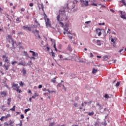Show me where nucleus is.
<instances>
[{"label":"nucleus","mask_w":126,"mask_h":126,"mask_svg":"<svg viewBox=\"0 0 126 126\" xmlns=\"http://www.w3.org/2000/svg\"><path fill=\"white\" fill-rule=\"evenodd\" d=\"M61 15H62L63 17H64V19H67V16L65 14V10H61L59 11V15L57 16V21H61L60 19L61 18Z\"/></svg>","instance_id":"1"},{"label":"nucleus","mask_w":126,"mask_h":126,"mask_svg":"<svg viewBox=\"0 0 126 126\" xmlns=\"http://www.w3.org/2000/svg\"><path fill=\"white\" fill-rule=\"evenodd\" d=\"M44 15H45V16H44V19L45 21V23H46V27H51V22H50V19L47 18V15H46V14H45V12H44Z\"/></svg>","instance_id":"2"},{"label":"nucleus","mask_w":126,"mask_h":126,"mask_svg":"<svg viewBox=\"0 0 126 126\" xmlns=\"http://www.w3.org/2000/svg\"><path fill=\"white\" fill-rule=\"evenodd\" d=\"M59 23H60V24H61V25H62V27L63 28L64 30H65V31H66V32H67V31H68V28H65L64 27V25L63 24V23L61 22V21H60Z\"/></svg>","instance_id":"3"},{"label":"nucleus","mask_w":126,"mask_h":126,"mask_svg":"<svg viewBox=\"0 0 126 126\" xmlns=\"http://www.w3.org/2000/svg\"><path fill=\"white\" fill-rule=\"evenodd\" d=\"M81 2L85 6H87L88 5L89 2L88 0H81Z\"/></svg>","instance_id":"4"},{"label":"nucleus","mask_w":126,"mask_h":126,"mask_svg":"<svg viewBox=\"0 0 126 126\" xmlns=\"http://www.w3.org/2000/svg\"><path fill=\"white\" fill-rule=\"evenodd\" d=\"M30 53H32V56L33 57H38V53H37L32 50H30Z\"/></svg>","instance_id":"5"},{"label":"nucleus","mask_w":126,"mask_h":126,"mask_svg":"<svg viewBox=\"0 0 126 126\" xmlns=\"http://www.w3.org/2000/svg\"><path fill=\"white\" fill-rule=\"evenodd\" d=\"M22 28L24 30H28L29 31H31V28L30 27L24 26H23Z\"/></svg>","instance_id":"6"},{"label":"nucleus","mask_w":126,"mask_h":126,"mask_svg":"<svg viewBox=\"0 0 126 126\" xmlns=\"http://www.w3.org/2000/svg\"><path fill=\"white\" fill-rule=\"evenodd\" d=\"M8 38L9 39H11V40H12V47H14V44H16V42L13 41V40H12V37H11V36H10V35H8Z\"/></svg>","instance_id":"7"},{"label":"nucleus","mask_w":126,"mask_h":126,"mask_svg":"<svg viewBox=\"0 0 126 126\" xmlns=\"http://www.w3.org/2000/svg\"><path fill=\"white\" fill-rule=\"evenodd\" d=\"M121 17L123 18V19H126V14H123V12L121 11Z\"/></svg>","instance_id":"8"},{"label":"nucleus","mask_w":126,"mask_h":126,"mask_svg":"<svg viewBox=\"0 0 126 126\" xmlns=\"http://www.w3.org/2000/svg\"><path fill=\"white\" fill-rule=\"evenodd\" d=\"M103 112L106 113V114H107V115H109V114H110V111L107 108H104L103 110Z\"/></svg>","instance_id":"9"},{"label":"nucleus","mask_w":126,"mask_h":126,"mask_svg":"<svg viewBox=\"0 0 126 126\" xmlns=\"http://www.w3.org/2000/svg\"><path fill=\"white\" fill-rule=\"evenodd\" d=\"M112 95L111 94L108 95V94H106L104 95V98L105 99H109V98H111Z\"/></svg>","instance_id":"10"},{"label":"nucleus","mask_w":126,"mask_h":126,"mask_svg":"<svg viewBox=\"0 0 126 126\" xmlns=\"http://www.w3.org/2000/svg\"><path fill=\"white\" fill-rule=\"evenodd\" d=\"M23 54V56H25L27 58H29V55L28 54V53H27V52L24 51Z\"/></svg>","instance_id":"11"},{"label":"nucleus","mask_w":126,"mask_h":126,"mask_svg":"<svg viewBox=\"0 0 126 126\" xmlns=\"http://www.w3.org/2000/svg\"><path fill=\"white\" fill-rule=\"evenodd\" d=\"M97 106H98L100 112H102V110L103 109V105H100V104L97 103Z\"/></svg>","instance_id":"12"},{"label":"nucleus","mask_w":126,"mask_h":126,"mask_svg":"<svg viewBox=\"0 0 126 126\" xmlns=\"http://www.w3.org/2000/svg\"><path fill=\"white\" fill-rule=\"evenodd\" d=\"M12 87H16V89H19V86H18V84H13Z\"/></svg>","instance_id":"13"},{"label":"nucleus","mask_w":126,"mask_h":126,"mask_svg":"<svg viewBox=\"0 0 126 126\" xmlns=\"http://www.w3.org/2000/svg\"><path fill=\"white\" fill-rule=\"evenodd\" d=\"M1 95L2 97H5L6 96V93L5 92H2L1 93Z\"/></svg>","instance_id":"14"},{"label":"nucleus","mask_w":126,"mask_h":126,"mask_svg":"<svg viewBox=\"0 0 126 126\" xmlns=\"http://www.w3.org/2000/svg\"><path fill=\"white\" fill-rule=\"evenodd\" d=\"M67 50H68V51H69V52H71L72 51V48H71L70 45H68Z\"/></svg>","instance_id":"15"},{"label":"nucleus","mask_w":126,"mask_h":126,"mask_svg":"<svg viewBox=\"0 0 126 126\" xmlns=\"http://www.w3.org/2000/svg\"><path fill=\"white\" fill-rule=\"evenodd\" d=\"M18 65H23V66H25L27 65H26L25 63H23V62H20L18 63Z\"/></svg>","instance_id":"16"},{"label":"nucleus","mask_w":126,"mask_h":126,"mask_svg":"<svg viewBox=\"0 0 126 126\" xmlns=\"http://www.w3.org/2000/svg\"><path fill=\"white\" fill-rule=\"evenodd\" d=\"M96 44L98 46H101V40H97V41H96Z\"/></svg>","instance_id":"17"},{"label":"nucleus","mask_w":126,"mask_h":126,"mask_svg":"<svg viewBox=\"0 0 126 126\" xmlns=\"http://www.w3.org/2000/svg\"><path fill=\"white\" fill-rule=\"evenodd\" d=\"M9 64L5 65V64H4V66L5 67L6 70H8V68L9 67Z\"/></svg>","instance_id":"18"},{"label":"nucleus","mask_w":126,"mask_h":126,"mask_svg":"<svg viewBox=\"0 0 126 126\" xmlns=\"http://www.w3.org/2000/svg\"><path fill=\"white\" fill-rule=\"evenodd\" d=\"M23 75H25L26 74V70H25V68H23V69L22 70Z\"/></svg>","instance_id":"19"},{"label":"nucleus","mask_w":126,"mask_h":126,"mask_svg":"<svg viewBox=\"0 0 126 126\" xmlns=\"http://www.w3.org/2000/svg\"><path fill=\"white\" fill-rule=\"evenodd\" d=\"M29 111H31V109L30 108H28L27 109H25V114H27V112H29Z\"/></svg>","instance_id":"20"},{"label":"nucleus","mask_w":126,"mask_h":126,"mask_svg":"<svg viewBox=\"0 0 126 126\" xmlns=\"http://www.w3.org/2000/svg\"><path fill=\"white\" fill-rule=\"evenodd\" d=\"M56 79H57V78L54 77L53 79L51 80V82H53V83H56Z\"/></svg>","instance_id":"21"},{"label":"nucleus","mask_w":126,"mask_h":126,"mask_svg":"<svg viewBox=\"0 0 126 126\" xmlns=\"http://www.w3.org/2000/svg\"><path fill=\"white\" fill-rule=\"evenodd\" d=\"M49 126H56V123L55 122H53V123H51L50 124H49Z\"/></svg>","instance_id":"22"},{"label":"nucleus","mask_w":126,"mask_h":126,"mask_svg":"<svg viewBox=\"0 0 126 126\" xmlns=\"http://www.w3.org/2000/svg\"><path fill=\"white\" fill-rule=\"evenodd\" d=\"M47 91L49 92V93L51 94V93H56V91H50V90L47 89Z\"/></svg>","instance_id":"23"},{"label":"nucleus","mask_w":126,"mask_h":126,"mask_svg":"<svg viewBox=\"0 0 126 126\" xmlns=\"http://www.w3.org/2000/svg\"><path fill=\"white\" fill-rule=\"evenodd\" d=\"M10 111H13V112H15V106H13V107L12 108H11Z\"/></svg>","instance_id":"24"},{"label":"nucleus","mask_w":126,"mask_h":126,"mask_svg":"<svg viewBox=\"0 0 126 126\" xmlns=\"http://www.w3.org/2000/svg\"><path fill=\"white\" fill-rule=\"evenodd\" d=\"M15 63H17V61H12V62H11V64H12V65H15Z\"/></svg>","instance_id":"25"},{"label":"nucleus","mask_w":126,"mask_h":126,"mask_svg":"<svg viewBox=\"0 0 126 126\" xmlns=\"http://www.w3.org/2000/svg\"><path fill=\"white\" fill-rule=\"evenodd\" d=\"M121 2L126 7V3L125 0H121Z\"/></svg>","instance_id":"26"},{"label":"nucleus","mask_w":126,"mask_h":126,"mask_svg":"<svg viewBox=\"0 0 126 126\" xmlns=\"http://www.w3.org/2000/svg\"><path fill=\"white\" fill-rule=\"evenodd\" d=\"M97 71H98V70L94 68L92 71V73H96Z\"/></svg>","instance_id":"27"},{"label":"nucleus","mask_w":126,"mask_h":126,"mask_svg":"<svg viewBox=\"0 0 126 126\" xmlns=\"http://www.w3.org/2000/svg\"><path fill=\"white\" fill-rule=\"evenodd\" d=\"M4 62L5 63H8V64H9V62H8V57H6V59L5 60Z\"/></svg>","instance_id":"28"},{"label":"nucleus","mask_w":126,"mask_h":126,"mask_svg":"<svg viewBox=\"0 0 126 126\" xmlns=\"http://www.w3.org/2000/svg\"><path fill=\"white\" fill-rule=\"evenodd\" d=\"M15 90L18 92V93H21V92H22V91H21V90H19V89H15Z\"/></svg>","instance_id":"29"},{"label":"nucleus","mask_w":126,"mask_h":126,"mask_svg":"<svg viewBox=\"0 0 126 126\" xmlns=\"http://www.w3.org/2000/svg\"><path fill=\"white\" fill-rule=\"evenodd\" d=\"M94 114V112H89L88 113V115L89 116H93V115Z\"/></svg>","instance_id":"30"},{"label":"nucleus","mask_w":126,"mask_h":126,"mask_svg":"<svg viewBox=\"0 0 126 126\" xmlns=\"http://www.w3.org/2000/svg\"><path fill=\"white\" fill-rule=\"evenodd\" d=\"M10 117V114H8L7 115L4 116V118L7 119V118H9Z\"/></svg>","instance_id":"31"},{"label":"nucleus","mask_w":126,"mask_h":126,"mask_svg":"<svg viewBox=\"0 0 126 126\" xmlns=\"http://www.w3.org/2000/svg\"><path fill=\"white\" fill-rule=\"evenodd\" d=\"M4 105H3L1 107V109L2 110V111H3V112H4V111L6 110V109L4 108Z\"/></svg>","instance_id":"32"},{"label":"nucleus","mask_w":126,"mask_h":126,"mask_svg":"<svg viewBox=\"0 0 126 126\" xmlns=\"http://www.w3.org/2000/svg\"><path fill=\"white\" fill-rule=\"evenodd\" d=\"M35 23H36L37 26H40V24H39V23L38 22V21H37V20H35Z\"/></svg>","instance_id":"33"},{"label":"nucleus","mask_w":126,"mask_h":126,"mask_svg":"<svg viewBox=\"0 0 126 126\" xmlns=\"http://www.w3.org/2000/svg\"><path fill=\"white\" fill-rule=\"evenodd\" d=\"M57 87H62V83H59L57 86Z\"/></svg>","instance_id":"34"},{"label":"nucleus","mask_w":126,"mask_h":126,"mask_svg":"<svg viewBox=\"0 0 126 126\" xmlns=\"http://www.w3.org/2000/svg\"><path fill=\"white\" fill-rule=\"evenodd\" d=\"M92 102L90 101V102H84L85 104H86V105H90V104H91Z\"/></svg>","instance_id":"35"},{"label":"nucleus","mask_w":126,"mask_h":126,"mask_svg":"<svg viewBox=\"0 0 126 126\" xmlns=\"http://www.w3.org/2000/svg\"><path fill=\"white\" fill-rule=\"evenodd\" d=\"M94 126H99V122H95L94 124Z\"/></svg>","instance_id":"36"},{"label":"nucleus","mask_w":126,"mask_h":126,"mask_svg":"<svg viewBox=\"0 0 126 126\" xmlns=\"http://www.w3.org/2000/svg\"><path fill=\"white\" fill-rule=\"evenodd\" d=\"M51 55H52V57H56V55H55V53H54L53 50H52Z\"/></svg>","instance_id":"37"},{"label":"nucleus","mask_w":126,"mask_h":126,"mask_svg":"<svg viewBox=\"0 0 126 126\" xmlns=\"http://www.w3.org/2000/svg\"><path fill=\"white\" fill-rule=\"evenodd\" d=\"M16 21H17L18 22H19V23H20V22H21V20H20L19 19V18H17L16 20Z\"/></svg>","instance_id":"38"},{"label":"nucleus","mask_w":126,"mask_h":126,"mask_svg":"<svg viewBox=\"0 0 126 126\" xmlns=\"http://www.w3.org/2000/svg\"><path fill=\"white\" fill-rule=\"evenodd\" d=\"M29 59H30L31 60H36V58H35V57L33 56V57H30V56H29Z\"/></svg>","instance_id":"39"},{"label":"nucleus","mask_w":126,"mask_h":126,"mask_svg":"<svg viewBox=\"0 0 126 126\" xmlns=\"http://www.w3.org/2000/svg\"><path fill=\"white\" fill-rule=\"evenodd\" d=\"M18 126H22V121H20V124Z\"/></svg>","instance_id":"40"},{"label":"nucleus","mask_w":126,"mask_h":126,"mask_svg":"<svg viewBox=\"0 0 126 126\" xmlns=\"http://www.w3.org/2000/svg\"><path fill=\"white\" fill-rule=\"evenodd\" d=\"M111 41L112 43H113L114 44H115V38H111Z\"/></svg>","instance_id":"41"},{"label":"nucleus","mask_w":126,"mask_h":126,"mask_svg":"<svg viewBox=\"0 0 126 126\" xmlns=\"http://www.w3.org/2000/svg\"><path fill=\"white\" fill-rule=\"evenodd\" d=\"M101 124L103 125V126H107V123H106V122H102V123H101Z\"/></svg>","instance_id":"42"},{"label":"nucleus","mask_w":126,"mask_h":126,"mask_svg":"<svg viewBox=\"0 0 126 126\" xmlns=\"http://www.w3.org/2000/svg\"><path fill=\"white\" fill-rule=\"evenodd\" d=\"M4 118V116H2L0 118V121H1V122H2V121H3V119Z\"/></svg>","instance_id":"43"},{"label":"nucleus","mask_w":126,"mask_h":126,"mask_svg":"<svg viewBox=\"0 0 126 126\" xmlns=\"http://www.w3.org/2000/svg\"><path fill=\"white\" fill-rule=\"evenodd\" d=\"M90 57H91V58H93V57H94V56H93V54L92 53H90Z\"/></svg>","instance_id":"44"},{"label":"nucleus","mask_w":126,"mask_h":126,"mask_svg":"<svg viewBox=\"0 0 126 126\" xmlns=\"http://www.w3.org/2000/svg\"><path fill=\"white\" fill-rule=\"evenodd\" d=\"M91 23V21H87L85 22V24L87 25H88V24L89 23Z\"/></svg>","instance_id":"45"},{"label":"nucleus","mask_w":126,"mask_h":126,"mask_svg":"<svg viewBox=\"0 0 126 126\" xmlns=\"http://www.w3.org/2000/svg\"><path fill=\"white\" fill-rule=\"evenodd\" d=\"M63 87V89L64 90V91L66 92V89H65V87H64V85H62Z\"/></svg>","instance_id":"46"},{"label":"nucleus","mask_w":126,"mask_h":126,"mask_svg":"<svg viewBox=\"0 0 126 126\" xmlns=\"http://www.w3.org/2000/svg\"><path fill=\"white\" fill-rule=\"evenodd\" d=\"M100 31H101V29H96V33H99V32H100Z\"/></svg>","instance_id":"47"},{"label":"nucleus","mask_w":126,"mask_h":126,"mask_svg":"<svg viewBox=\"0 0 126 126\" xmlns=\"http://www.w3.org/2000/svg\"><path fill=\"white\" fill-rule=\"evenodd\" d=\"M101 34H102V32H101V31H100L98 32V36H101Z\"/></svg>","instance_id":"48"},{"label":"nucleus","mask_w":126,"mask_h":126,"mask_svg":"<svg viewBox=\"0 0 126 126\" xmlns=\"http://www.w3.org/2000/svg\"><path fill=\"white\" fill-rule=\"evenodd\" d=\"M116 87L120 86V82H117L116 84Z\"/></svg>","instance_id":"49"},{"label":"nucleus","mask_w":126,"mask_h":126,"mask_svg":"<svg viewBox=\"0 0 126 126\" xmlns=\"http://www.w3.org/2000/svg\"><path fill=\"white\" fill-rule=\"evenodd\" d=\"M19 84H20V86H21V87L23 86L24 85V84L22 82H21Z\"/></svg>","instance_id":"50"},{"label":"nucleus","mask_w":126,"mask_h":126,"mask_svg":"<svg viewBox=\"0 0 126 126\" xmlns=\"http://www.w3.org/2000/svg\"><path fill=\"white\" fill-rule=\"evenodd\" d=\"M91 5H94V6H97V4L94 3H92Z\"/></svg>","instance_id":"51"},{"label":"nucleus","mask_w":126,"mask_h":126,"mask_svg":"<svg viewBox=\"0 0 126 126\" xmlns=\"http://www.w3.org/2000/svg\"><path fill=\"white\" fill-rule=\"evenodd\" d=\"M21 119H24V115L23 114L21 115Z\"/></svg>","instance_id":"52"},{"label":"nucleus","mask_w":126,"mask_h":126,"mask_svg":"<svg viewBox=\"0 0 126 126\" xmlns=\"http://www.w3.org/2000/svg\"><path fill=\"white\" fill-rule=\"evenodd\" d=\"M29 5H30V6L32 7L34 5V3H30Z\"/></svg>","instance_id":"53"},{"label":"nucleus","mask_w":126,"mask_h":126,"mask_svg":"<svg viewBox=\"0 0 126 126\" xmlns=\"http://www.w3.org/2000/svg\"><path fill=\"white\" fill-rule=\"evenodd\" d=\"M25 11V9L24 8H22L21 9V11L23 12Z\"/></svg>","instance_id":"54"},{"label":"nucleus","mask_w":126,"mask_h":126,"mask_svg":"<svg viewBox=\"0 0 126 126\" xmlns=\"http://www.w3.org/2000/svg\"><path fill=\"white\" fill-rule=\"evenodd\" d=\"M123 51H124V49H121V50H120L119 51V52L120 54H121L122 52H123Z\"/></svg>","instance_id":"55"},{"label":"nucleus","mask_w":126,"mask_h":126,"mask_svg":"<svg viewBox=\"0 0 126 126\" xmlns=\"http://www.w3.org/2000/svg\"><path fill=\"white\" fill-rule=\"evenodd\" d=\"M18 34H19V35H22L23 34V32H19Z\"/></svg>","instance_id":"56"},{"label":"nucleus","mask_w":126,"mask_h":126,"mask_svg":"<svg viewBox=\"0 0 126 126\" xmlns=\"http://www.w3.org/2000/svg\"><path fill=\"white\" fill-rule=\"evenodd\" d=\"M98 25H105V23H99Z\"/></svg>","instance_id":"57"},{"label":"nucleus","mask_w":126,"mask_h":126,"mask_svg":"<svg viewBox=\"0 0 126 126\" xmlns=\"http://www.w3.org/2000/svg\"><path fill=\"white\" fill-rule=\"evenodd\" d=\"M35 32L37 33V35H39V31L38 30H35Z\"/></svg>","instance_id":"58"},{"label":"nucleus","mask_w":126,"mask_h":126,"mask_svg":"<svg viewBox=\"0 0 126 126\" xmlns=\"http://www.w3.org/2000/svg\"><path fill=\"white\" fill-rule=\"evenodd\" d=\"M43 91L46 92V91H48V90L46 89V88H44L42 89Z\"/></svg>","instance_id":"59"},{"label":"nucleus","mask_w":126,"mask_h":126,"mask_svg":"<svg viewBox=\"0 0 126 126\" xmlns=\"http://www.w3.org/2000/svg\"><path fill=\"white\" fill-rule=\"evenodd\" d=\"M42 85H39L38 86V88H39V89L42 88Z\"/></svg>","instance_id":"60"},{"label":"nucleus","mask_w":126,"mask_h":126,"mask_svg":"<svg viewBox=\"0 0 126 126\" xmlns=\"http://www.w3.org/2000/svg\"><path fill=\"white\" fill-rule=\"evenodd\" d=\"M34 96H35V97H38V94H37V93H35Z\"/></svg>","instance_id":"61"},{"label":"nucleus","mask_w":126,"mask_h":126,"mask_svg":"<svg viewBox=\"0 0 126 126\" xmlns=\"http://www.w3.org/2000/svg\"><path fill=\"white\" fill-rule=\"evenodd\" d=\"M68 37L69 38V39H72V36L70 35H68Z\"/></svg>","instance_id":"62"},{"label":"nucleus","mask_w":126,"mask_h":126,"mask_svg":"<svg viewBox=\"0 0 126 126\" xmlns=\"http://www.w3.org/2000/svg\"><path fill=\"white\" fill-rule=\"evenodd\" d=\"M12 34H15V31L13 30V31H12Z\"/></svg>","instance_id":"63"},{"label":"nucleus","mask_w":126,"mask_h":126,"mask_svg":"<svg viewBox=\"0 0 126 126\" xmlns=\"http://www.w3.org/2000/svg\"><path fill=\"white\" fill-rule=\"evenodd\" d=\"M79 63H84V61H82V60H79Z\"/></svg>","instance_id":"64"}]
</instances>
